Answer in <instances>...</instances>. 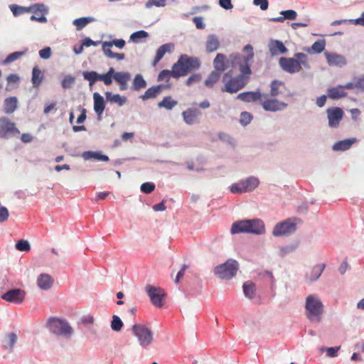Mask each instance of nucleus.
I'll return each mask as SVG.
<instances>
[{
  "mask_svg": "<svg viewBox=\"0 0 364 364\" xmlns=\"http://www.w3.org/2000/svg\"><path fill=\"white\" fill-rule=\"evenodd\" d=\"M243 51L246 53V55L240 53L230 55L232 63L239 65L240 74L233 76L232 70L225 73L222 77V82L224 84V86L221 88L222 92L231 94L236 93L247 84L252 74L250 64L254 57L253 48L250 45H247L245 46Z\"/></svg>",
  "mask_w": 364,
  "mask_h": 364,
  "instance_id": "nucleus-1",
  "label": "nucleus"
},
{
  "mask_svg": "<svg viewBox=\"0 0 364 364\" xmlns=\"http://www.w3.org/2000/svg\"><path fill=\"white\" fill-rule=\"evenodd\" d=\"M307 58L306 54L296 53L294 58H280L279 64L284 71L292 74L299 73L302 68L301 65L308 66Z\"/></svg>",
  "mask_w": 364,
  "mask_h": 364,
  "instance_id": "nucleus-2",
  "label": "nucleus"
},
{
  "mask_svg": "<svg viewBox=\"0 0 364 364\" xmlns=\"http://www.w3.org/2000/svg\"><path fill=\"white\" fill-rule=\"evenodd\" d=\"M200 66V62L196 57H191L186 54L181 55L178 61L174 63L176 76H185L188 73L197 70Z\"/></svg>",
  "mask_w": 364,
  "mask_h": 364,
  "instance_id": "nucleus-3",
  "label": "nucleus"
},
{
  "mask_svg": "<svg viewBox=\"0 0 364 364\" xmlns=\"http://www.w3.org/2000/svg\"><path fill=\"white\" fill-rule=\"evenodd\" d=\"M306 314L311 322L318 323L323 313V305L316 295H309L306 300Z\"/></svg>",
  "mask_w": 364,
  "mask_h": 364,
  "instance_id": "nucleus-4",
  "label": "nucleus"
},
{
  "mask_svg": "<svg viewBox=\"0 0 364 364\" xmlns=\"http://www.w3.org/2000/svg\"><path fill=\"white\" fill-rule=\"evenodd\" d=\"M46 327L51 333L66 338H70L73 333V328L65 320L58 318H49L46 323Z\"/></svg>",
  "mask_w": 364,
  "mask_h": 364,
  "instance_id": "nucleus-5",
  "label": "nucleus"
},
{
  "mask_svg": "<svg viewBox=\"0 0 364 364\" xmlns=\"http://www.w3.org/2000/svg\"><path fill=\"white\" fill-rule=\"evenodd\" d=\"M238 268V262L230 259L224 264L217 266L215 268V273L222 279H230L236 275Z\"/></svg>",
  "mask_w": 364,
  "mask_h": 364,
  "instance_id": "nucleus-6",
  "label": "nucleus"
},
{
  "mask_svg": "<svg viewBox=\"0 0 364 364\" xmlns=\"http://www.w3.org/2000/svg\"><path fill=\"white\" fill-rule=\"evenodd\" d=\"M125 41L123 39H114L112 41L102 42V49L105 56L109 58H116L118 60H122L125 58L124 53H114L110 49L111 47L115 46L118 48H123L125 46Z\"/></svg>",
  "mask_w": 364,
  "mask_h": 364,
  "instance_id": "nucleus-7",
  "label": "nucleus"
},
{
  "mask_svg": "<svg viewBox=\"0 0 364 364\" xmlns=\"http://www.w3.org/2000/svg\"><path fill=\"white\" fill-rule=\"evenodd\" d=\"M132 331L142 347H146L151 343L153 341L152 332L145 326L134 324L132 326Z\"/></svg>",
  "mask_w": 364,
  "mask_h": 364,
  "instance_id": "nucleus-8",
  "label": "nucleus"
},
{
  "mask_svg": "<svg viewBox=\"0 0 364 364\" xmlns=\"http://www.w3.org/2000/svg\"><path fill=\"white\" fill-rule=\"evenodd\" d=\"M145 289L152 304L158 308L162 307L166 298L164 290L151 285H146Z\"/></svg>",
  "mask_w": 364,
  "mask_h": 364,
  "instance_id": "nucleus-9",
  "label": "nucleus"
},
{
  "mask_svg": "<svg viewBox=\"0 0 364 364\" xmlns=\"http://www.w3.org/2000/svg\"><path fill=\"white\" fill-rule=\"evenodd\" d=\"M20 131L16 128V124L11 122L8 117L0 118V136L8 138L11 136L18 135Z\"/></svg>",
  "mask_w": 364,
  "mask_h": 364,
  "instance_id": "nucleus-10",
  "label": "nucleus"
},
{
  "mask_svg": "<svg viewBox=\"0 0 364 364\" xmlns=\"http://www.w3.org/2000/svg\"><path fill=\"white\" fill-rule=\"evenodd\" d=\"M296 230V224L292 219H287L283 222L277 223L273 230L274 236L288 235Z\"/></svg>",
  "mask_w": 364,
  "mask_h": 364,
  "instance_id": "nucleus-11",
  "label": "nucleus"
},
{
  "mask_svg": "<svg viewBox=\"0 0 364 364\" xmlns=\"http://www.w3.org/2000/svg\"><path fill=\"white\" fill-rule=\"evenodd\" d=\"M29 12H33V15L30 17L31 21L39 23H46L47 18L45 16L48 9L43 4H35L28 7Z\"/></svg>",
  "mask_w": 364,
  "mask_h": 364,
  "instance_id": "nucleus-12",
  "label": "nucleus"
},
{
  "mask_svg": "<svg viewBox=\"0 0 364 364\" xmlns=\"http://www.w3.org/2000/svg\"><path fill=\"white\" fill-rule=\"evenodd\" d=\"M25 296V291L20 289H14L4 294L1 298L11 303L21 304L24 300Z\"/></svg>",
  "mask_w": 364,
  "mask_h": 364,
  "instance_id": "nucleus-13",
  "label": "nucleus"
},
{
  "mask_svg": "<svg viewBox=\"0 0 364 364\" xmlns=\"http://www.w3.org/2000/svg\"><path fill=\"white\" fill-rule=\"evenodd\" d=\"M230 65L234 67L238 65L232 64L230 57L229 59H228L226 56L222 53H218L213 60V66L215 70L220 73L226 70L228 68L230 67Z\"/></svg>",
  "mask_w": 364,
  "mask_h": 364,
  "instance_id": "nucleus-14",
  "label": "nucleus"
},
{
  "mask_svg": "<svg viewBox=\"0 0 364 364\" xmlns=\"http://www.w3.org/2000/svg\"><path fill=\"white\" fill-rule=\"evenodd\" d=\"M328 125L331 127H337L343 117V111L340 107L328 108L326 110Z\"/></svg>",
  "mask_w": 364,
  "mask_h": 364,
  "instance_id": "nucleus-15",
  "label": "nucleus"
},
{
  "mask_svg": "<svg viewBox=\"0 0 364 364\" xmlns=\"http://www.w3.org/2000/svg\"><path fill=\"white\" fill-rule=\"evenodd\" d=\"M265 95L267 96V95ZM264 99V100L262 102V106L266 111L277 112L282 110L287 107V104L276 99H267V97Z\"/></svg>",
  "mask_w": 364,
  "mask_h": 364,
  "instance_id": "nucleus-16",
  "label": "nucleus"
},
{
  "mask_svg": "<svg viewBox=\"0 0 364 364\" xmlns=\"http://www.w3.org/2000/svg\"><path fill=\"white\" fill-rule=\"evenodd\" d=\"M325 56L329 66L343 67L346 65V59L342 55L326 52Z\"/></svg>",
  "mask_w": 364,
  "mask_h": 364,
  "instance_id": "nucleus-17",
  "label": "nucleus"
},
{
  "mask_svg": "<svg viewBox=\"0 0 364 364\" xmlns=\"http://www.w3.org/2000/svg\"><path fill=\"white\" fill-rule=\"evenodd\" d=\"M266 95H262L260 92H245L237 95V98L242 102H251L260 101L265 98Z\"/></svg>",
  "mask_w": 364,
  "mask_h": 364,
  "instance_id": "nucleus-18",
  "label": "nucleus"
},
{
  "mask_svg": "<svg viewBox=\"0 0 364 364\" xmlns=\"http://www.w3.org/2000/svg\"><path fill=\"white\" fill-rule=\"evenodd\" d=\"M249 233L255 235H262L265 232L264 222L258 218L248 220Z\"/></svg>",
  "mask_w": 364,
  "mask_h": 364,
  "instance_id": "nucleus-19",
  "label": "nucleus"
},
{
  "mask_svg": "<svg viewBox=\"0 0 364 364\" xmlns=\"http://www.w3.org/2000/svg\"><path fill=\"white\" fill-rule=\"evenodd\" d=\"M168 85H158L155 86H152L148 88L144 95H141L140 98L142 100H146L149 99H152L156 97L159 95L161 93L164 89L168 87Z\"/></svg>",
  "mask_w": 364,
  "mask_h": 364,
  "instance_id": "nucleus-20",
  "label": "nucleus"
},
{
  "mask_svg": "<svg viewBox=\"0 0 364 364\" xmlns=\"http://www.w3.org/2000/svg\"><path fill=\"white\" fill-rule=\"evenodd\" d=\"M200 114L201 112L197 108H188L182 112L183 120L188 124L196 123Z\"/></svg>",
  "mask_w": 364,
  "mask_h": 364,
  "instance_id": "nucleus-21",
  "label": "nucleus"
},
{
  "mask_svg": "<svg viewBox=\"0 0 364 364\" xmlns=\"http://www.w3.org/2000/svg\"><path fill=\"white\" fill-rule=\"evenodd\" d=\"M114 79L119 84L121 90H126L128 87V82L131 79V75L128 72H114Z\"/></svg>",
  "mask_w": 364,
  "mask_h": 364,
  "instance_id": "nucleus-22",
  "label": "nucleus"
},
{
  "mask_svg": "<svg viewBox=\"0 0 364 364\" xmlns=\"http://www.w3.org/2000/svg\"><path fill=\"white\" fill-rule=\"evenodd\" d=\"M53 279L48 274H41L37 278V285L42 290L50 289L53 284Z\"/></svg>",
  "mask_w": 364,
  "mask_h": 364,
  "instance_id": "nucleus-23",
  "label": "nucleus"
},
{
  "mask_svg": "<svg viewBox=\"0 0 364 364\" xmlns=\"http://www.w3.org/2000/svg\"><path fill=\"white\" fill-rule=\"evenodd\" d=\"M269 50L272 55L286 53L288 50L282 41L274 40L269 43Z\"/></svg>",
  "mask_w": 364,
  "mask_h": 364,
  "instance_id": "nucleus-24",
  "label": "nucleus"
},
{
  "mask_svg": "<svg viewBox=\"0 0 364 364\" xmlns=\"http://www.w3.org/2000/svg\"><path fill=\"white\" fill-rule=\"evenodd\" d=\"M94 99V110L100 118L105 108V102L103 97L99 93L95 92L93 95Z\"/></svg>",
  "mask_w": 364,
  "mask_h": 364,
  "instance_id": "nucleus-25",
  "label": "nucleus"
},
{
  "mask_svg": "<svg viewBox=\"0 0 364 364\" xmlns=\"http://www.w3.org/2000/svg\"><path fill=\"white\" fill-rule=\"evenodd\" d=\"M248 220H240L232 225L230 232L232 234L249 233Z\"/></svg>",
  "mask_w": 364,
  "mask_h": 364,
  "instance_id": "nucleus-26",
  "label": "nucleus"
},
{
  "mask_svg": "<svg viewBox=\"0 0 364 364\" xmlns=\"http://www.w3.org/2000/svg\"><path fill=\"white\" fill-rule=\"evenodd\" d=\"M173 48L172 43H166L161 46L156 50L155 58L153 61V65H156L164 56L166 53H171Z\"/></svg>",
  "mask_w": 364,
  "mask_h": 364,
  "instance_id": "nucleus-27",
  "label": "nucleus"
},
{
  "mask_svg": "<svg viewBox=\"0 0 364 364\" xmlns=\"http://www.w3.org/2000/svg\"><path fill=\"white\" fill-rule=\"evenodd\" d=\"M83 77L89 82V85L92 86L97 80L103 81L104 74H98L95 71H86L83 73Z\"/></svg>",
  "mask_w": 364,
  "mask_h": 364,
  "instance_id": "nucleus-28",
  "label": "nucleus"
},
{
  "mask_svg": "<svg viewBox=\"0 0 364 364\" xmlns=\"http://www.w3.org/2000/svg\"><path fill=\"white\" fill-rule=\"evenodd\" d=\"M356 141L355 138L339 141L333 146V149L335 151H346L350 149Z\"/></svg>",
  "mask_w": 364,
  "mask_h": 364,
  "instance_id": "nucleus-29",
  "label": "nucleus"
},
{
  "mask_svg": "<svg viewBox=\"0 0 364 364\" xmlns=\"http://www.w3.org/2000/svg\"><path fill=\"white\" fill-rule=\"evenodd\" d=\"M220 46V41L218 37L215 35H209L206 41V50L208 53H212L218 49Z\"/></svg>",
  "mask_w": 364,
  "mask_h": 364,
  "instance_id": "nucleus-30",
  "label": "nucleus"
},
{
  "mask_svg": "<svg viewBox=\"0 0 364 364\" xmlns=\"http://www.w3.org/2000/svg\"><path fill=\"white\" fill-rule=\"evenodd\" d=\"M280 14L283 16L272 18L271 21L274 22H283L285 19L294 20L297 16L296 12L294 10L282 11Z\"/></svg>",
  "mask_w": 364,
  "mask_h": 364,
  "instance_id": "nucleus-31",
  "label": "nucleus"
},
{
  "mask_svg": "<svg viewBox=\"0 0 364 364\" xmlns=\"http://www.w3.org/2000/svg\"><path fill=\"white\" fill-rule=\"evenodd\" d=\"M328 95L331 99L336 100L346 96V92L344 91L343 86H338L328 90Z\"/></svg>",
  "mask_w": 364,
  "mask_h": 364,
  "instance_id": "nucleus-32",
  "label": "nucleus"
},
{
  "mask_svg": "<svg viewBox=\"0 0 364 364\" xmlns=\"http://www.w3.org/2000/svg\"><path fill=\"white\" fill-rule=\"evenodd\" d=\"M270 95L272 97H277L282 93V89L285 88V85L283 82L279 80H273L270 85Z\"/></svg>",
  "mask_w": 364,
  "mask_h": 364,
  "instance_id": "nucleus-33",
  "label": "nucleus"
},
{
  "mask_svg": "<svg viewBox=\"0 0 364 364\" xmlns=\"http://www.w3.org/2000/svg\"><path fill=\"white\" fill-rule=\"evenodd\" d=\"M325 265L324 264H318L313 267L311 269V274L306 276V279L309 282L316 281L319 277L321 275Z\"/></svg>",
  "mask_w": 364,
  "mask_h": 364,
  "instance_id": "nucleus-34",
  "label": "nucleus"
},
{
  "mask_svg": "<svg viewBox=\"0 0 364 364\" xmlns=\"http://www.w3.org/2000/svg\"><path fill=\"white\" fill-rule=\"evenodd\" d=\"M17 107V98L16 97H10L4 101V112L6 114H11L14 112Z\"/></svg>",
  "mask_w": 364,
  "mask_h": 364,
  "instance_id": "nucleus-35",
  "label": "nucleus"
},
{
  "mask_svg": "<svg viewBox=\"0 0 364 364\" xmlns=\"http://www.w3.org/2000/svg\"><path fill=\"white\" fill-rule=\"evenodd\" d=\"M178 105V102L173 100L171 96H166L163 100L158 103L159 107H164L166 109H172Z\"/></svg>",
  "mask_w": 364,
  "mask_h": 364,
  "instance_id": "nucleus-36",
  "label": "nucleus"
},
{
  "mask_svg": "<svg viewBox=\"0 0 364 364\" xmlns=\"http://www.w3.org/2000/svg\"><path fill=\"white\" fill-rule=\"evenodd\" d=\"M242 182L246 192L253 191L259 185V180L255 177H250L244 181H242Z\"/></svg>",
  "mask_w": 364,
  "mask_h": 364,
  "instance_id": "nucleus-37",
  "label": "nucleus"
},
{
  "mask_svg": "<svg viewBox=\"0 0 364 364\" xmlns=\"http://www.w3.org/2000/svg\"><path fill=\"white\" fill-rule=\"evenodd\" d=\"M171 77H173L174 78L180 77L179 76H176V75H175L174 65L172 67V70H163L162 71H161L158 75L157 80L159 82H160V81L168 82Z\"/></svg>",
  "mask_w": 364,
  "mask_h": 364,
  "instance_id": "nucleus-38",
  "label": "nucleus"
},
{
  "mask_svg": "<svg viewBox=\"0 0 364 364\" xmlns=\"http://www.w3.org/2000/svg\"><path fill=\"white\" fill-rule=\"evenodd\" d=\"M43 74L38 67H34L32 71L31 81L35 87H38L43 80Z\"/></svg>",
  "mask_w": 364,
  "mask_h": 364,
  "instance_id": "nucleus-39",
  "label": "nucleus"
},
{
  "mask_svg": "<svg viewBox=\"0 0 364 364\" xmlns=\"http://www.w3.org/2000/svg\"><path fill=\"white\" fill-rule=\"evenodd\" d=\"M146 87V82L144 79L143 76L140 74H137L133 80L132 89L136 91H139L141 89Z\"/></svg>",
  "mask_w": 364,
  "mask_h": 364,
  "instance_id": "nucleus-40",
  "label": "nucleus"
},
{
  "mask_svg": "<svg viewBox=\"0 0 364 364\" xmlns=\"http://www.w3.org/2000/svg\"><path fill=\"white\" fill-rule=\"evenodd\" d=\"M105 96L107 100L112 102H115L119 106L123 105L127 101V98L125 97H122L119 94L112 95L110 92H106Z\"/></svg>",
  "mask_w": 364,
  "mask_h": 364,
  "instance_id": "nucleus-41",
  "label": "nucleus"
},
{
  "mask_svg": "<svg viewBox=\"0 0 364 364\" xmlns=\"http://www.w3.org/2000/svg\"><path fill=\"white\" fill-rule=\"evenodd\" d=\"M220 77V73L217 70L213 71L205 80V86L213 87V85L219 80Z\"/></svg>",
  "mask_w": 364,
  "mask_h": 364,
  "instance_id": "nucleus-42",
  "label": "nucleus"
},
{
  "mask_svg": "<svg viewBox=\"0 0 364 364\" xmlns=\"http://www.w3.org/2000/svg\"><path fill=\"white\" fill-rule=\"evenodd\" d=\"M243 291L245 295L252 299L255 296V285L252 282H247L243 284Z\"/></svg>",
  "mask_w": 364,
  "mask_h": 364,
  "instance_id": "nucleus-43",
  "label": "nucleus"
},
{
  "mask_svg": "<svg viewBox=\"0 0 364 364\" xmlns=\"http://www.w3.org/2000/svg\"><path fill=\"white\" fill-rule=\"evenodd\" d=\"M7 80V85L6 87V91H10L12 89L14 88V87L12 85H18L20 82V77L17 74H10L6 77Z\"/></svg>",
  "mask_w": 364,
  "mask_h": 364,
  "instance_id": "nucleus-44",
  "label": "nucleus"
},
{
  "mask_svg": "<svg viewBox=\"0 0 364 364\" xmlns=\"http://www.w3.org/2000/svg\"><path fill=\"white\" fill-rule=\"evenodd\" d=\"M93 21L92 18L82 17L77 18L74 21L73 23L76 26L77 30L82 29L87 24Z\"/></svg>",
  "mask_w": 364,
  "mask_h": 364,
  "instance_id": "nucleus-45",
  "label": "nucleus"
},
{
  "mask_svg": "<svg viewBox=\"0 0 364 364\" xmlns=\"http://www.w3.org/2000/svg\"><path fill=\"white\" fill-rule=\"evenodd\" d=\"M17 341V336L15 333H10L6 335V338L5 340V348H9L11 350L14 348V344Z\"/></svg>",
  "mask_w": 364,
  "mask_h": 364,
  "instance_id": "nucleus-46",
  "label": "nucleus"
},
{
  "mask_svg": "<svg viewBox=\"0 0 364 364\" xmlns=\"http://www.w3.org/2000/svg\"><path fill=\"white\" fill-rule=\"evenodd\" d=\"M26 53V50L25 51H16L14 52L11 54H9L6 59L3 61V64H9L10 63H12L17 59L20 58L21 56H23Z\"/></svg>",
  "mask_w": 364,
  "mask_h": 364,
  "instance_id": "nucleus-47",
  "label": "nucleus"
},
{
  "mask_svg": "<svg viewBox=\"0 0 364 364\" xmlns=\"http://www.w3.org/2000/svg\"><path fill=\"white\" fill-rule=\"evenodd\" d=\"M11 11H12L14 16H17L20 14L24 13H29V9L28 7L20 6L16 4H12L9 6Z\"/></svg>",
  "mask_w": 364,
  "mask_h": 364,
  "instance_id": "nucleus-48",
  "label": "nucleus"
},
{
  "mask_svg": "<svg viewBox=\"0 0 364 364\" xmlns=\"http://www.w3.org/2000/svg\"><path fill=\"white\" fill-rule=\"evenodd\" d=\"M86 156H89L92 157L99 161H109V157L107 156L101 154L100 153H98V152L87 151V152L84 153V156L85 159H88V157H87Z\"/></svg>",
  "mask_w": 364,
  "mask_h": 364,
  "instance_id": "nucleus-49",
  "label": "nucleus"
},
{
  "mask_svg": "<svg viewBox=\"0 0 364 364\" xmlns=\"http://www.w3.org/2000/svg\"><path fill=\"white\" fill-rule=\"evenodd\" d=\"M123 326V323L120 318L116 315L112 316V321L111 323V328L113 331H119L121 330Z\"/></svg>",
  "mask_w": 364,
  "mask_h": 364,
  "instance_id": "nucleus-50",
  "label": "nucleus"
},
{
  "mask_svg": "<svg viewBox=\"0 0 364 364\" xmlns=\"http://www.w3.org/2000/svg\"><path fill=\"white\" fill-rule=\"evenodd\" d=\"M230 191L232 193H246L245 189L243 186L242 181L239 183H233L230 187Z\"/></svg>",
  "mask_w": 364,
  "mask_h": 364,
  "instance_id": "nucleus-51",
  "label": "nucleus"
},
{
  "mask_svg": "<svg viewBox=\"0 0 364 364\" xmlns=\"http://www.w3.org/2000/svg\"><path fill=\"white\" fill-rule=\"evenodd\" d=\"M326 46V43L323 40L317 41L311 46V50L316 53H321Z\"/></svg>",
  "mask_w": 364,
  "mask_h": 364,
  "instance_id": "nucleus-52",
  "label": "nucleus"
},
{
  "mask_svg": "<svg viewBox=\"0 0 364 364\" xmlns=\"http://www.w3.org/2000/svg\"><path fill=\"white\" fill-rule=\"evenodd\" d=\"M16 248L19 251L28 252L31 250V246L27 240H21L16 243Z\"/></svg>",
  "mask_w": 364,
  "mask_h": 364,
  "instance_id": "nucleus-53",
  "label": "nucleus"
},
{
  "mask_svg": "<svg viewBox=\"0 0 364 364\" xmlns=\"http://www.w3.org/2000/svg\"><path fill=\"white\" fill-rule=\"evenodd\" d=\"M114 69L110 68L108 72L104 74L103 82L106 85H109L112 82V78H114Z\"/></svg>",
  "mask_w": 364,
  "mask_h": 364,
  "instance_id": "nucleus-54",
  "label": "nucleus"
},
{
  "mask_svg": "<svg viewBox=\"0 0 364 364\" xmlns=\"http://www.w3.org/2000/svg\"><path fill=\"white\" fill-rule=\"evenodd\" d=\"M147 36L148 33L141 30L133 33L130 36V39L134 42H137V39L146 38Z\"/></svg>",
  "mask_w": 364,
  "mask_h": 364,
  "instance_id": "nucleus-55",
  "label": "nucleus"
},
{
  "mask_svg": "<svg viewBox=\"0 0 364 364\" xmlns=\"http://www.w3.org/2000/svg\"><path fill=\"white\" fill-rule=\"evenodd\" d=\"M155 188V185L153 183L146 182L141 184V191L144 193H150Z\"/></svg>",
  "mask_w": 364,
  "mask_h": 364,
  "instance_id": "nucleus-56",
  "label": "nucleus"
},
{
  "mask_svg": "<svg viewBox=\"0 0 364 364\" xmlns=\"http://www.w3.org/2000/svg\"><path fill=\"white\" fill-rule=\"evenodd\" d=\"M252 119L251 114L247 112H243L240 114V123L243 125L248 124Z\"/></svg>",
  "mask_w": 364,
  "mask_h": 364,
  "instance_id": "nucleus-57",
  "label": "nucleus"
},
{
  "mask_svg": "<svg viewBox=\"0 0 364 364\" xmlns=\"http://www.w3.org/2000/svg\"><path fill=\"white\" fill-rule=\"evenodd\" d=\"M9 210L6 207L0 206V223L6 221L9 218Z\"/></svg>",
  "mask_w": 364,
  "mask_h": 364,
  "instance_id": "nucleus-58",
  "label": "nucleus"
},
{
  "mask_svg": "<svg viewBox=\"0 0 364 364\" xmlns=\"http://www.w3.org/2000/svg\"><path fill=\"white\" fill-rule=\"evenodd\" d=\"M355 87L360 91H364V76L353 80Z\"/></svg>",
  "mask_w": 364,
  "mask_h": 364,
  "instance_id": "nucleus-59",
  "label": "nucleus"
},
{
  "mask_svg": "<svg viewBox=\"0 0 364 364\" xmlns=\"http://www.w3.org/2000/svg\"><path fill=\"white\" fill-rule=\"evenodd\" d=\"M39 55L43 59H48L51 55V49L50 47H46L39 51Z\"/></svg>",
  "mask_w": 364,
  "mask_h": 364,
  "instance_id": "nucleus-60",
  "label": "nucleus"
},
{
  "mask_svg": "<svg viewBox=\"0 0 364 364\" xmlns=\"http://www.w3.org/2000/svg\"><path fill=\"white\" fill-rule=\"evenodd\" d=\"M166 0H149L146 3V6L150 7L152 5H154L158 7L164 6L166 5Z\"/></svg>",
  "mask_w": 364,
  "mask_h": 364,
  "instance_id": "nucleus-61",
  "label": "nucleus"
},
{
  "mask_svg": "<svg viewBox=\"0 0 364 364\" xmlns=\"http://www.w3.org/2000/svg\"><path fill=\"white\" fill-rule=\"evenodd\" d=\"M253 3L256 6H259L260 9L263 11L268 9L269 2L267 0H253Z\"/></svg>",
  "mask_w": 364,
  "mask_h": 364,
  "instance_id": "nucleus-62",
  "label": "nucleus"
},
{
  "mask_svg": "<svg viewBox=\"0 0 364 364\" xmlns=\"http://www.w3.org/2000/svg\"><path fill=\"white\" fill-rule=\"evenodd\" d=\"M196 26L197 28L203 29L205 27L204 23H203V18L201 17H194L193 19Z\"/></svg>",
  "mask_w": 364,
  "mask_h": 364,
  "instance_id": "nucleus-63",
  "label": "nucleus"
},
{
  "mask_svg": "<svg viewBox=\"0 0 364 364\" xmlns=\"http://www.w3.org/2000/svg\"><path fill=\"white\" fill-rule=\"evenodd\" d=\"M219 4L225 9H230L232 8L231 0H219Z\"/></svg>",
  "mask_w": 364,
  "mask_h": 364,
  "instance_id": "nucleus-64",
  "label": "nucleus"
}]
</instances>
